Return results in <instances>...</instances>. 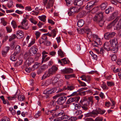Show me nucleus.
I'll return each mask as SVG.
<instances>
[{"mask_svg": "<svg viewBox=\"0 0 121 121\" xmlns=\"http://www.w3.org/2000/svg\"><path fill=\"white\" fill-rule=\"evenodd\" d=\"M58 69V68L56 66L53 65L52 67L49 69L48 71H45L42 77V79H43L49 77L50 75L55 74Z\"/></svg>", "mask_w": 121, "mask_h": 121, "instance_id": "1", "label": "nucleus"}, {"mask_svg": "<svg viewBox=\"0 0 121 121\" xmlns=\"http://www.w3.org/2000/svg\"><path fill=\"white\" fill-rule=\"evenodd\" d=\"M65 95V93L59 92L55 96V97H56L60 96L56 101L58 104L61 105L65 102L67 98L64 96Z\"/></svg>", "mask_w": 121, "mask_h": 121, "instance_id": "2", "label": "nucleus"}, {"mask_svg": "<svg viewBox=\"0 0 121 121\" xmlns=\"http://www.w3.org/2000/svg\"><path fill=\"white\" fill-rule=\"evenodd\" d=\"M80 103L82 105V108L84 110H88V107L90 102L89 101H87V99L84 98L83 99L81 100L80 101Z\"/></svg>", "mask_w": 121, "mask_h": 121, "instance_id": "3", "label": "nucleus"}, {"mask_svg": "<svg viewBox=\"0 0 121 121\" xmlns=\"http://www.w3.org/2000/svg\"><path fill=\"white\" fill-rule=\"evenodd\" d=\"M103 12H101L97 14L93 18V20L95 21L98 22L103 19Z\"/></svg>", "mask_w": 121, "mask_h": 121, "instance_id": "4", "label": "nucleus"}, {"mask_svg": "<svg viewBox=\"0 0 121 121\" xmlns=\"http://www.w3.org/2000/svg\"><path fill=\"white\" fill-rule=\"evenodd\" d=\"M26 19L25 18H24L22 22V25L18 26V27H21L22 29L26 30L28 29L29 27L28 26V23Z\"/></svg>", "mask_w": 121, "mask_h": 121, "instance_id": "5", "label": "nucleus"}, {"mask_svg": "<svg viewBox=\"0 0 121 121\" xmlns=\"http://www.w3.org/2000/svg\"><path fill=\"white\" fill-rule=\"evenodd\" d=\"M78 7H76L71 6L68 11V13L69 16L73 15L74 13H77Z\"/></svg>", "mask_w": 121, "mask_h": 121, "instance_id": "6", "label": "nucleus"}, {"mask_svg": "<svg viewBox=\"0 0 121 121\" xmlns=\"http://www.w3.org/2000/svg\"><path fill=\"white\" fill-rule=\"evenodd\" d=\"M70 118L68 116L65 115L64 114L62 116L60 117L56 118L54 120V121H67Z\"/></svg>", "mask_w": 121, "mask_h": 121, "instance_id": "7", "label": "nucleus"}, {"mask_svg": "<svg viewBox=\"0 0 121 121\" xmlns=\"http://www.w3.org/2000/svg\"><path fill=\"white\" fill-rule=\"evenodd\" d=\"M116 34L114 32H107L104 34V36L105 39H109L113 37Z\"/></svg>", "mask_w": 121, "mask_h": 121, "instance_id": "8", "label": "nucleus"}, {"mask_svg": "<svg viewBox=\"0 0 121 121\" xmlns=\"http://www.w3.org/2000/svg\"><path fill=\"white\" fill-rule=\"evenodd\" d=\"M119 19V17H117L113 21L108 25L107 27V29H110L114 27Z\"/></svg>", "mask_w": 121, "mask_h": 121, "instance_id": "9", "label": "nucleus"}, {"mask_svg": "<svg viewBox=\"0 0 121 121\" xmlns=\"http://www.w3.org/2000/svg\"><path fill=\"white\" fill-rule=\"evenodd\" d=\"M95 2L93 1L89 2L87 3V5L86 6L85 8L87 10H89L95 5Z\"/></svg>", "mask_w": 121, "mask_h": 121, "instance_id": "10", "label": "nucleus"}, {"mask_svg": "<svg viewBox=\"0 0 121 121\" xmlns=\"http://www.w3.org/2000/svg\"><path fill=\"white\" fill-rule=\"evenodd\" d=\"M95 115H97L98 114L102 115L106 111L104 109H101L100 108H98L95 110Z\"/></svg>", "mask_w": 121, "mask_h": 121, "instance_id": "11", "label": "nucleus"}, {"mask_svg": "<svg viewBox=\"0 0 121 121\" xmlns=\"http://www.w3.org/2000/svg\"><path fill=\"white\" fill-rule=\"evenodd\" d=\"M47 37L46 36L43 35L41 38L39 40V42L40 44L44 43L47 41Z\"/></svg>", "mask_w": 121, "mask_h": 121, "instance_id": "12", "label": "nucleus"}, {"mask_svg": "<svg viewBox=\"0 0 121 121\" xmlns=\"http://www.w3.org/2000/svg\"><path fill=\"white\" fill-rule=\"evenodd\" d=\"M10 48L9 47H5L2 51L1 52L2 55L3 57H5L8 52Z\"/></svg>", "mask_w": 121, "mask_h": 121, "instance_id": "13", "label": "nucleus"}, {"mask_svg": "<svg viewBox=\"0 0 121 121\" xmlns=\"http://www.w3.org/2000/svg\"><path fill=\"white\" fill-rule=\"evenodd\" d=\"M24 35V33L22 31L19 30L17 32L16 37L17 39H20L23 37Z\"/></svg>", "mask_w": 121, "mask_h": 121, "instance_id": "14", "label": "nucleus"}, {"mask_svg": "<svg viewBox=\"0 0 121 121\" xmlns=\"http://www.w3.org/2000/svg\"><path fill=\"white\" fill-rule=\"evenodd\" d=\"M103 48L105 50L107 51L111 50L112 51L113 49H111L109 46V43L108 42H105Z\"/></svg>", "mask_w": 121, "mask_h": 121, "instance_id": "15", "label": "nucleus"}, {"mask_svg": "<svg viewBox=\"0 0 121 121\" xmlns=\"http://www.w3.org/2000/svg\"><path fill=\"white\" fill-rule=\"evenodd\" d=\"M118 14V11H115L111 15L109 18V21H110L113 19L117 17Z\"/></svg>", "mask_w": 121, "mask_h": 121, "instance_id": "16", "label": "nucleus"}, {"mask_svg": "<svg viewBox=\"0 0 121 121\" xmlns=\"http://www.w3.org/2000/svg\"><path fill=\"white\" fill-rule=\"evenodd\" d=\"M38 50L36 46H33L30 48L29 52L30 54H31L32 53L33 54H35L36 53Z\"/></svg>", "mask_w": 121, "mask_h": 121, "instance_id": "17", "label": "nucleus"}, {"mask_svg": "<svg viewBox=\"0 0 121 121\" xmlns=\"http://www.w3.org/2000/svg\"><path fill=\"white\" fill-rule=\"evenodd\" d=\"M94 50L98 54H100L102 55H103L104 53L105 52V50L102 47L100 48L99 51V50L95 48L94 49Z\"/></svg>", "mask_w": 121, "mask_h": 121, "instance_id": "18", "label": "nucleus"}, {"mask_svg": "<svg viewBox=\"0 0 121 121\" xmlns=\"http://www.w3.org/2000/svg\"><path fill=\"white\" fill-rule=\"evenodd\" d=\"M83 30L87 34V37L89 38L91 37H92V33L90 29L87 28H85Z\"/></svg>", "mask_w": 121, "mask_h": 121, "instance_id": "19", "label": "nucleus"}, {"mask_svg": "<svg viewBox=\"0 0 121 121\" xmlns=\"http://www.w3.org/2000/svg\"><path fill=\"white\" fill-rule=\"evenodd\" d=\"M73 4L74 5L80 6L83 4L82 0H74Z\"/></svg>", "mask_w": 121, "mask_h": 121, "instance_id": "20", "label": "nucleus"}, {"mask_svg": "<svg viewBox=\"0 0 121 121\" xmlns=\"http://www.w3.org/2000/svg\"><path fill=\"white\" fill-rule=\"evenodd\" d=\"M54 3V0H49L48 3L47 4L46 7L47 9H50L53 6Z\"/></svg>", "mask_w": 121, "mask_h": 121, "instance_id": "21", "label": "nucleus"}, {"mask_svg": "<svg viewBox=\"0 0 121 121\" xmlns=\"http://www.w3.org/2000/svg\"><path fill=\"white\" fill-rule=\"evenodd\" d=\"M64 73H70L72 72L73 69L71 68H65L61 70Z\"/></svg>", "mask_w": 121, "mask_h": 121, "instance_id": "22", "label": "nucleus"}, {"mask_svg": "<svg viewBox=\"0 0 121 121\" xmlns=\"http://www.w3.org/2000/svg\"><path fill=\"white\" fill-rule=\"evenodd\" d=\"M109 41L112 47H115L116 46L117 42H116L115 39H111Z\"/></svg>", "mask_w": 121, "mask_h": 121, "instance_id": "23", "label": "nucleus"}, {"mask_svg": "<svg viewBox=\"0 0 121 121\" xmlns=\"http://www.w3.org/2000/svg\"><path fill=\"white\" fill-rule=\"evenodd\" d=\"M95 115V110H93L91 112H89L85 115V117H93V115Z\"/></svg>", "mask_w": 121, "mask_h": 121, "instance_id": "24", "label": "nucleus"}, {"mask_svg": "<svg viewBox=\"0 0 121 121\" xmlns=\"http://www.w3.org/2000/svg\"><path fill=\"white\" fill-rule=\"evenodd\" d=\"M84 23V21L83 20L80 19L77 22V25L79 27H81L83 25Z\"/></svg>", "mask_w": 121, "mask_h": 121, "instance_id": "25", "label": "nucleus"}, {"mask_svg": "<svg viewBox=\"0 0 121 121\" xmlns=\"http://www.w3.org/2000/svg\"><path fill=\"white\" fill-rule=\"evenodd\" d=\"M17 54L14 53L13 54L11 55L10 56V59L13 61H15L17 59V57L16 55Z\"/></svg>", "mask_w": 121, "mask_h": 121, "instance_id": "26", "label": "nucleus"}, {"mask_svg": "<svg viewBox=\"0 0 121 121\" xmlns=\"http://www.w3.org/2000/svg\"><path fill=\"white\" fill-rule=\"evenodd\" d=\"M21 50L20 46L17 45L16 46L14 50V53L17 54L18 53L20 52Z\"/></svg>", "mask_w": 121, "mask_h": 121, "instance_id": "27", "label": "nucleus"}, {"mask_svg": "<svg viewBox=\"0 0 121 121\" xmlns=\"http://www.w3.org/2000/svg\"><path fill=\"white\" fill-rule=\"evenodd\" d=\"M74 88V87L72 85H69L67 86V87H64V90H72Z\"/></svg>", "mask_w": 121, "mask_h": 121, "instance_id": "28", "label": "nucleus"}, {"mask_svg": "<svg viewBox=\"0 0 121 121\" xmlns=\"http://www.w3.org/2000/svg\"><path fill=\"white\" fill-rule=\"evenodd\" d=\"M39 19L41 21L45 22L46 21V16L45 15H43L38 17Z\"/></svg>", "mask_w": 121, "mask_h": 121, "instance_id": "29", "label": "nucleus"}, {"mask_svg": "<svg viewBox=\"0 0 121 121\" xmlns=\"http://www.w3.org/2000/svg\"><path fill=\"white\" fill-rule=\"evenodd\" d=\"M85 12L84 11H82L80 12L77 16L78 17L81 18L84 15Z\"/></svg>", "mask_w": 121, "mask_h": 121, "instance_id": "30", "label": "nucleus"}, {"mask_svg": "<svg viewBox=\"0 0 121 121\" xmlns=\"http://www.w3.org/2000/svg\"><path fill=\"white\" fill-rule=\"evenodd\" d=\"M107 5V3L105 2L102 3L101 5V8L102 10H104Z\"/></svg>", "mask_w": 121, "mask_h": 121, "instance_id": "31", "label": "nucleus"}, {"mask_svg": "<svg viewBox=\"0 0 121 121\" xmlns=\"http://www.w3.org/2000/svg\"><path fill=\"white\" fill-rule=\"evenodd\" d=\"M57 33V30L56 29H53L52 31L51 34H52L53 38H54L56 36Z\"/></svg>", "mask_w": 121, "mask_h": 121, "instance_id": "32", "label": "nucleus"}, {"mask_svg": "<svg viewBox=\"0 0 121 121\" xmlns=\"http://www.w3.org/2000/svg\"><path fill=\"white\" fill-rule=\"evenodd\" d=\"M7 5V6L9 8L13 7L14 6L12 1L9 0L8 2Z\"/></svg>", "mask_w": 121, "mask_h": 121, "instance_id": "33", "label": "nucleus"}, {"mask_svg": "<svg viewBox=\"0 0 121 121\" xmlns=\"http://www.w3.org/2000/svg\"><path fill=\"white\" fill-rule=\"evenodd\" d=\"M52 79L53 84H54L55 83L58 84L59 83H60V81L58 82V78L57 77L52 78Z\"/></svg>", "mask_w": 121, "mask_h": 121, "instance_id": "34", "label": "nucleus"}, {"mask_svg": "<svg viewBox=\"0 0 121 121\" xmlns=\"http://www.w3.org/2000/svg\"><path fill=\"white\" fill-rule=\"evenodd\" d=\"M64 77L66 79H69L70 78H74L75 77L74 74L65 75Z\"/></svg>", "mask_w": 121, "mask_h": 121, "instance_id": "35", "label": "nucleus"}, {"mask_svg": "<svg viewBox=\"0 0 121 121\" xmlns=\"http://www.w3.org/2000/svg\"><path fill=\"white\" fill-rule=\"evenodd\" d=\"M69 99L70 100V101L71 103L73 102H76L78 100V97L75 98H69Z\"/></svg>", "mask_w": 121, "mask_h": 121, "instance_id": "36", "label": "nucleus"}, {"mask_svg": "<svg viewBox=\"0 0 121 121\" xmlns=\"http://www.w3.org/2000/svg\"><path fill=\"white\" fill-rule=\"evenodd\" d=\"M32 55V54H30L29 52L26 53L24 55V58L25 59H26L29 58V56H31Z\"/></svg>", "mask_w": 121, "mask_h": 121, "instance_id": "37", "label": "nucleus"}, {"mask_svg": "<svg viewBox=\"0 0 121 121\" xmlns=\"http://www.w3.org/2000/svg\"><path fill=\"white\" fill-rule=\"evenodd\" d=\"M112 69L114 73H116L120 71L121 69L119 68L116 69V67L114 66H113L112 68Z\"/></svg>", "mask_w": 121, "mask_h": 121, "instance_id": "38", "label": "nucleus"}, {"mask_svg": "<svg viewBox=\"0 0 121 121\" xmlns=\"http://www.w3.org/2000/svg\"><path fill=\"white\" fill-rule=\"evenodd\" d=\"M33 61V60L32 58H29L27 60V63L28 65H30L31 64H32Z\"/></svg>", "mask_w": 121, "mask_h": 121, "instance_id": "39", "label": "nucleus"}, {"mask_svg": "<svg viewBox=\"0 0 121 121\" xmlns=\"http://www.w3.org/2000/svg\"><path fill=\"white\" fill-rule=\"evenodd\" d=\"M22 62L23 61L22 60H20L16 62L15 64V65L16 66H19L22 64Z\"/></svg>", "mask_w": 121, "mask_h": 121, "instance_id": "40", "label": "nucleus"}, {"mask_svg": "<svg viewBox=\"0 0 121 121\" xmlns=\"http://www.w3.org/2000/svg\"><path fill=\"white\" fill-rule=\"evenodd\" d=\"M82 113V111L80 109H78L76 111L74 114L75 115L77 116L81 114Z\"/></svg>", "mask_w": 121, "mask_h": 121, "instance_id": "41", "label": "nucleus"}, {"mask_svg": "<svg viewBox=\"0 0 121 121\" xmlns=\"http://www.w3.org/2000/svg\"><path fill=\"white\" fill-rule=\"evenodd\" d=\"M40 65V63L38 62H36L33 65V67L35 69H36L38 68Z\"/></svg>", "mask_w": 121, "mask_h": 121, "instance_id": "42", "label": "nucleus"}, {"mask_svg": "<svg viewBox=\"0 0 121 121\" xmlns=\"http://www.w3.org/2000/svg\"><path fill=\"white\" fill-rule=\"evenodd\" d=\"M101 86L103 89L107 90L108 89V87L106 86V83L104 82H103V84L101 85Z\"/></svg>", "mask_w": 121, "mask_h": 121, "instance_id": "43", "label": "nucleus"}, {"mask_svg": "<svg viewBox=\"0 0 121 121\" xmlns=\"http://www.w3.org/2000/svg\"><path fill=\"white\" fill-rule=\"evenodd\" d=\"M58 55L61 57H63L64 56L63 52L60 49L58 51Z\"/></svg>", "mask_w": 121, "mask_h": 121, "instance_id": "44", "label": "nucleus"}, {"mask_svg": "<svg viewBox=\"0 0 121 121\" xmlns=\"http://www.w3.org/2000/svg\"><path fill=\"white\" fill-rule=\"evenodd\" d=\"M6 28L7 31L8 33H10L12 31L11 27L9 26H8L6 27Z\"/></svg>", "mask_w": 121, "mask_h": 121, "instance_id": "45", "label": "nucleus"}, {"mask_svg": "<svg viewBox=\"0 0 121 121\" xmlns=\"http://www.w3.org/2000/svg\"><path fill=\"white\" fill-rule=\"evenodd\" d=\"M64 111L62 110H60L56 113V115L59 116L61 115H63L64 114Z\"/></svg>", "mask_w": 121, "mask_h": 121, "instance_id": "46", "label": "nucleus"}, {"mask_svg": "<svg viewBox=\"0 0 121 121\" xmlns=\"http://www.w3.org/2000/svg\"><path fill=\"white\" fill-rule=\"evenodd\" d=\"M11 24L13 28L15 29L17 27L16 22L14 21H13L11 22Z\"/></svg>", "mask_w": 121, "mask_h": 121, "instance_id": "47", "label": "nucleus"}, {"mask_svg": "<svg viewBox=\"0 0 121 121\" xmlns=\"http://www.w3.org/2000/svg\"><path fill=\"white\" fill-rule=\"evenodd\" d=\"M107 85L109 86H114V83L113 82H107Z\"/></svg>", "mask_w": 121, "mask_h": 121, "instance_id": "48", "label": "nucleus"}, {"mask_svg": "<svg viewBox=\"0 0 121 121\" xmlns=\"http://www.w3.org/2000/svg\"><path fill=\"white\" fill-rule=\"evenodd\" d=\"M40 67L44 71L46 69L48 68V66L47 65H44L42 66H41Z\"/></svg>", "mask_w": 121, "mask_h": 121, "instance_id": "49", "label": "nucleus"}, {"mask_svg": "<svg viewBox=\"0 0 121 121\" xmlns=\"http://www.w3.org/2000/svg\"><path fill=\"white\" fill-rule=\"evenodd\" d=\"M16 37V35L14 34L13 35L10 37H9V41H11L13 40Z\"/></svg>", "mask_w": 121, "mask_h": 121, "instance_id": "50", "label": "nucleus"}, {"mask_svg": "<svg viewBox=\"0 0 121 121\" xmlns=\"http://www.w3.org/2000/svg\"><path fill=\"white\" fill-rule=\"evenodd\" d=\"M9 119L8 117H4L2 118L0 121H9Z\"/></svg>", "mask_w": 121, "mask_h": 121, "instance_id": "51", "label": "nucleus"}, {"mask_svg": "<svg viewBox=\"0 0 121 121\" xmlns=\"http://www.w3.org/2000/svg\"><path fill=\"white\" fill-rule=\"evenodd\" d=\"M35 35L36 36V39H37L41 35V33L38 31H35Z\"/></svg>", "mask_w": 121, "mask_h": 121, "instance_id": "52", "label": "nucleus"}, {"mask_svg": "<svg viewBox=\"0 0 121 121\" xmlns=\"http://www.w3.org/2000/svg\"><path fill=\"white\" fill-rule=\"evenodd\" d=\"M24 96L23 95H20L18 97V100L21 101L24 100Z\"/></svg>", "mask_w": 121, "mask_h": 121, "instance_id": "53", "label": "nucleus"}, {"mask_svg": "<svg viewBox=\"0 0 121 121\" xmlns=\"http://www.w3.org/2000/svg\"><path fill=\"white\" fill-rule=\"evenodd\" d=\"M53 91H43V94L46 95H49V94H51L53 93L54 92Z\"/></svg>", "mask_w": 121, "mask_h": 121, "instance_id": "54", "label": "nucleus"}, {"mask_svg": "<svg viewBox=\"0 0 121 121\" xmlns=\"http://www.w3.org/2000/svg\"><path fill=\"white\" fill-rule=\"evenodd\" d=\"M88 99L91 102V106L93 105V97L92 96H91L90 97H89L88 98Z\"/></svg>", "mask_w": 121, "mask_h": 121, "instance_id": "55", "label": "nucleus"}, {"mask_svg": "<svg viewBox=\"0 0 121 121\" xmlns=\"http://www.w3.org/2000/svg\"><path fill=\"white\" fill-rule=\"evenodd\" d=\"M98 22L99 23V26L102 27L103 26L104 22L102 20Z\"/></svg>", "mask_w": 121, "mask_h": 121, "instance_id": "56", "label": "nucleus"}, {"mask_svg": "<svg viewBox=\"0 0 121 121\" xmlns=\"http://www.w3.org/2000/svg\"><path fill=\"white\" fill-rule=\"evenodd\" d=\"M30 21L32 23H33L35 25L36 24L37 22L33 18H30L29 19Z\"/></svg>", "mask_w": 121, "mask_h": 121, "instance_id": "57", "label": "nucleus"}, {"mask_svg": "<svg viewBox=\"0 0 121 121\" xmlns=\"http://www.w3.org/2000/svg\"><path fill=\"white\" fill-rule=\"evenodd\" d=\"M113 9V8L112 7H109L105 11V13L108 14L109 13L110 11L111 10V9Z\"/></svg>", "mask_w": 121, "mask_h": 121, "instance_id": "58", "label": "nucleus"}, {"mask_svg": "<svg viewBox=\"0 0 121 121\" xmlns=\"http://www.w3.org/2000/svg\"><path fill=\"white\" fill-rule=\"evenodd\" d=\"M91 79V77L89 75L86 76V81L88 83L89 82V81Z\"/></svg>", "mask_w": 121, "mask_h": 121, "instance_id": "59", "label": "nucleus"}, {"mask_svg": "<svg viewBox=\"0 0 121 121\" xmlns=\"http://www.w3.org/2000/svg\"><path fill=\"white\" fill-rule=\"evenodd\" d=\"M103 118L102 117H97L95 119V121H102Z\"/></svg>", "mask_w": 121, "mask_h": 121, "instance_id": "60", "label": "nucleus"}, {"mask_svg": "<svg viewBox=\"0 0 121 121\" xmlns=\"http://www.w3.org/2000/svg\"><path fill=\"white\" fill-rule=\"evenodd\" d=\"M41 114V111H38L35 115V118H38Z\"/></svg>", "mask_w": 121, "mask_h": 121, "instance_id": "61", "label": "nucleus"}, {"mask_svg": "<svg viewBox=\"0 0 121 121\" xmlns=\"http://www.w3.org/2000/svg\"><path fill=\"white\" fill-rule=\"evenodd\" d=\"M75 109L80 108H81V105L79 104H76L74 105Z\"/></svg>", "mask_w": 121, "mask_h": 121, "instance_id": "62", "label": "nucleus"}, {"mask_svg": "<svg viewBox=\"0 0 121 121\" xmlns=\"http://www.w3.org/2000/svg\"><path fill=\"white\" fill-rule=\"evenodd\" d=\"M1 23H2L3 25L4 26L6 25V22L5 21L4 18L1 19Z\"/></svg>", "mask_w": 121, "mask_h": 121, "instance_id": "63", "label": "nucleus"}, {"mask_svg": "<svg viewBox=\"0 0 121 121\" xmlns=\"http://www.w3.org/2000/svg\"><path fill=\"white\" fill-rule=\"evenodd\" d=\"M95 41L97 42V43L101 45V42L100 39L98 37L96 39H95Z\"/></svg>", "mask_w": 121, "mask_h": 121, "instance_id": "64", "label": "nucleus"}]
</instances>
